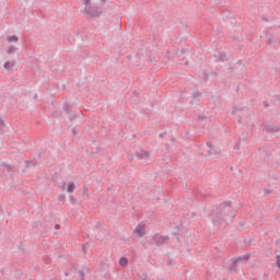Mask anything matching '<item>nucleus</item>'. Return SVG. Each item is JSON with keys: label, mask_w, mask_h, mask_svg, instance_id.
<instances>
[{"label": "nucleus", "mask_w": 280, "mask_h": 280, "mask_svg": "<svg viewBox=\"0 0 280 280\" xmlns=\"http://www.w3.org/2000/svg\"><path fill=\"white\" fill-rule=\"evenodd\" d=\"M235 215H237V210L233 209L231 201L218 205L217 209L210 213L213 226H226L229 222H233Z\"/></svg>", "instance_id": "obj_1"}, {"label": "nucleus", "mask_w": 280, "mask_h": 280, "mask_svg": "<svg viewBox=\"0 0 280 280\" xmlns=\"http://www.w3.org/2000/svg\"><path fill=\"white\" fill-rule=\"evenodd\" d=\"M198 152L201 156H220V153L213 150V142L211 141H207L205 144H201Z\"/></svg>", "instance_id": "obj_2"}, {"label": "nucleus", "mask_w": 280, "mask_h": 280, "mask_svg": "<svg viewBox=\"0 0 280 280\" xmlns=\"http://www.w3.org/2000/svg\"><path fill=\"white\" fill-rule=\"evenodd\" d=\"M84 12L90 19H97V16H102L104 11L97 5H90L84 8Z\"/></svg>", "instance_id": "obj_3"}, {"label": "nucleus", "mask_w": 280, "mask_h": 280, "mask_svg": "<svg viewBox=\"0 0 280 280\" xmlns=\"http://www.w3.org/2000/svg\"><path fill=\"white\" fill-rule=\"evenodd\" d=\"M63 110H65V113L68 114V119H70L71 124H73L74 119H78V115H75V113L73 112V105L72 104L66 103L63 105Z\"/></svg>", "instance_id": "obj_4"}, {"label": "nucleus", "mask_w": 280, "mask_h": 280, "mask_svg": "<svg viewBox=\"0 0 280 280\" xmlns=\"http://www.w3.org/2000/svg\"><path fill=\"white\" fill-rule=\"evenodd\" d=\"M167 240H170V236H161L159 234L152 236V241L154 242L155 246H164Z\"/></svg>", "instance_id": "obj_5"}, {"label": "nucleus", "mask_w": 280, "mask_h": 280, "mask_svg": "<svg viewBox=\"0 0 280 280\" xmlns=\"http://www.w3.org/2000/svg\"><path fill=\"white\" fill-rule=\"evenodd\" d=\"M214 62H226L229 60V56L224 51L214 55Z\"/></svg>", "instance_id": "obj_6"}, {"label": "nucleus", "mask_w": 280, "mask_h": 280, "mask_svg": "<svg viewBox=\"0 0 280 280\" xmlns=\"http://www.w3.org/2000/svg\"><path fill=\"white\" fill-rule=\"evenodd\" d=\"M136 156H138L141 161H149L150 160V152L145 150H140L136 153Z\"/></svg>", "instance_id": "obj_7"}, {"label": "nucleus", "mask_w": 280, "mask_h": 280, "mask_svg": "<svg viewBox=\"0 0 280 280\" xmlns=\"http://www.w3.org/2000/svg\"><path fill=\"white\" fill-rule=\"evenodd\" d=\"M264 128L267 132H279L280 128L273 124H264Z\"/></svg>", "instance_id": "obj_8"}, {"label": "nucleus", "mask_w": 280, "mask_h": 280, "mask_svg": "<svg viewBox=\"0 0 280 280\" xmlns=\"http://www.w3.org/2000/svg\"><path fill=\"white\" fill-rule=\"evenodd\" d=\"M133 233H137L139 237H143L145 235V225L138 224L133 231Z\"/></svg>", "instance_id": "obj_9"}, {"label": "nucleus", "mask_w": 280, "mask_h": 280, "mask_svg": "<svg viewBox=\"0 0 280 280\" xmlns=\"http://www.w3.org/2000/svg\"><path fill=\"white\" fill-rule=\"evenodd\" d=\"M89 271H90V269L86 267V265H84V266L82 267V269H80V270L78 271L79 277H80V280H84V277H85V275H88Z\"/></svg>", "instance_id": "obj_10"}, {"label": "nucleus", "mask_w": 280, "mask_h": 280, "mask_svg": "<svg viewBox=\"0 0 280 280\" xmlns=\"http://www.w3.org/2000/svg\"><path fill=\"white\" fill-rule=\"evenodd\" d=\"M237 264H240L235 258H232V264L230 265L229 272H237Z\"/></svg>", "instance_id": "obj_11"}, {"label": "nucleus", "mask_w": 280, "mask_h": 280, "mask_svg": "<svg viewBox=\"0 0 280 280\" xmlns=\"http://www.w3.org/2000/svg\"><path fill=\"white\" fill-rule=\"evenodd\" d=\"M235 260L240 261H248L250 259V254L241 255L234 258Z\"/></svg>", "instance_id": "obj_12"}, {"label": "nucleus", "mask_w": 280, "mask_h": 280, "mask_svg": "<svg viewBox=\"0 0 280 280\" xmlns=\"http://www.w3.org/2000/svg\"><path fill=\"white\" fill-rule=\"evenodd\" d=\"M14 65H16V61L12 60V61H7L3 65V67H4L5 71H10V70H12V67H14Z\"/></svg>", "instance_id": "obj_13"}, {"label": "nucleus", "mask_w": 280, "mask_h": 280, "mask_svg": "<svg viewBox=\"0 0 280 280\" xmlns=\"http://www.w3.org/2000/svg\"><path fill=\"white\" fill-rule=\"evenodd\" d=\"M24 163L26 167H36V165H38V161H36V159H33L31 161L26 160Z\"/></svg>", "instance_id": "obj_14"}, {"label": "nucleus", "mask_w": 280, "mask_h": 280, "mask_svg": "<svg viewBox=\"0 0 280 280\" xmlns=\"http://www.w3.org/2000/svg\"><path fill=\"white\" fill-rule=\"evenodd\" d=\"M198 121H211V117L206 116L205 113H201L198 117H197Z\"/></svg>", "instance_id": "obj_15"}, {"label": "nucleus", "mask_w": 280, "mask_h": 280, "mask_svg": "<svg viewBox=\"0 0 280 280\" xmlns=\"http://www.w3.org/2000/svg\"><path fill=\"white\" fill-rule=\"evenodd\" d=\"M209 75H215V78H218V73L217 72H203L202 73V80H205V82H207L209 80Z\"/></svg>", "instance_id": "obj_16"}, {"label": "nucleus", "mask_w": 280, "mask_h": 280, "mask_svg": "<svg viewBox=\"0 0 280 280\" xmlns=\"http://www.w3.org/2000/svg\"><path fill=\"white\" fill-rule=\"evenodd\" d=\"M67 191H68V194H73V191H75V184H73V183H68V185H67Z\"/></svg>", "instance_id": "obj_17"}, {"label": "nucleus", "mask_w": 280, "mask_h": 280, "mask_svg": "<svg viewBox=\"0 0 280 280\" xmlns=\"http://www.w3.org/2000/svg\"><path fill=\"white\" fill-rule=\"evenodd\" d=\"M8 43H19V36L11 35L7 38Z\"/></svg>", "instance_id": "obj_18"}, {"label": "nucleus", "mask_w": 280, "mask_h": 280, "mask_svg": "<svg viewBox=\"0 0 280 280\" xmlns=\"http://www.w3.org/2000/svg\"><path fill=\"white\" fill-rule=\"evenodd\" d=\"M191 97H192V100H198V98L202 97V93L195 91L191 93Z\"/></svg>", "instance_id": "obj_19"}, {"label": "nucleus", "mask_w": 280, "mask_h": 280, "mask_svg": "<svg viewBox=\"0 0 280 280\" xmlns=\"http://www.w3.org/2000/svg\"><path fill=\"white\" fill-rule=\"evenodd\" d=\"M1 166L7 170V172H12V165L8 163H2Z\"/></svg>", "instance_id": "obj_20"}, {"label": "nucleus", "mask_w": 280, "mask_h": 280, "mask_svg": "<svg viewBox=\"0 0 280 280\" xmlns=\"http://www.w3.org/2000/svg\"><path fill=\"white\" fill-rule=\"evenodd\" d=\"M119 264H120L122 267H126V265L128 264V258L121 257V258L119 259Z\"/></svg>", "instance_id": "obj_21"}, {"label": "nucleus", "mask_w": 280, "mask_h": 280, "mask_svg": "<svg viewBox=\"0 0 280 280\" xmlns=\"http://www.w3.org/2000/svg\"><path fill=\"white\" fill-rule=\"evenodd\" d=\"M16 47L15 46H10L9 49L7 50V54H14V51H16Z\"/></svg>", "instance_id": "obj_22"}, {"label": "nucleus", "mask_w": 280, "mask_h": 280, "mask_svg": "<svg viewBox=\"0 0 280 280\" xmlns=\"http://www.w3.org/2000/svg\"><path fill=\"white\" fill-rule=\"evenodd\" d=\"M242 110H244V108L234 107V109L232 110V115H237V113H242Z\"/></svg>", "instance_id": "obj_23"}, {"label": "nucleus", "mask_w": 280, "mask_h": 280, "mask_svg": "<svg viewBox=\"0 0 280 280\" xmlns=\"http://www.w3.org/2000/svg\"><path fill=\"white\" fill-rule=\"evenodd\" d=\"M69 200H70V205H75L78 202V200L73 196H70Z\"/></svg>", "instance_id": "obj_24"}, {"label": "nucleus", "mask_w": 280, "mask_h": 280, "mask_svg": "<svg viewBox=\"0 0 280 280\" xmlns=\"http://www.w3.org/2000/svg\"><path fill=\"white\" fill-rule=\"evenodd\" d=\"M3 128H5V122L3 121L2 118H0V132L1 130H3Z\"/></svg>", "instance_id": "obj_25"}, {"label": "nucleus", "mask_w": 280, "mask_h": 280, "mask_svg": "<svg viewBox=\"0 0 280 280\" xmlns=\"http://www.w3.org/2000/svg\"><path fill=\"white\" fill-rule=\"evenodd\" d=\"M89 246H90L89 243H85L82 245L83 253H86V250H89Z\"/></svg>", "instance_id": "obj_26"}, {"label": "nucleus", "mask_w": 280, "mask_h": 280, "mask_svg": "<svg viewBox=\"0 0 280 280\" xmlns=\"http://www.w3.org/2000/svg\"><path fill=\"white\" fill-rule=\"evenodd\" d=\"M58 200L60 202H65V200H67V197L65 195H59Z\"/></svg>", "instance_id": "obj_27"}, {"label": "nucleus", "mask_w": 280, "mask_h": 280, "mask_svg": "<svg viewBox=\"0 0 280 280\" xmlns=\"http://www.w3.org/2000/svg\"><path fill=\"white\" fill-rule=\"evenodd\" d=\"M83 3L85 5V8H90L91 7V0H83Z\"/></svg>", "instance_id": "obj_28"}, {"label": "nucleus", "mask_w": 280, "mask_h": 280, "mask_svg": "<svg viewBox=\"0 0 280 280\" xmlns=\"http://www.w3.org/2000/svg\"><path fill=\"white\" fill-rule=\"evenodd\" d=\"M78 132H80L78 127H72V135H74V137H77Z\"/></svg>", "instance_id": "obj_29"}, {"label": "nucleus", "mask_w": 280, "mask_h": 280, "mask_svg": "<svg viewBox=\"0 0 280 280\" xmlns=\"http://www.w3.org/2000/svg\"><path fill=\"white\" fill-rule=\"evenodd\" d=\"M272 43H275V38L269 37V38L267 39V45H272Z\"/></svg>", "instance_id": "obj_30"}, {"label": "nucleus", "mask_w": 280, "mask_h": 280, "mask_svg": "<svg viewBox=\"0 0 280 280\" xmlns=\"http://www.w3.org/2000/svg\"><path fill=\"white\" fill-rule=\"evenodd\" d=\"M62 115V112H54L52 117H60Z\"/></svg>", "instance_id": "obj_31"}, {"label": "nucleus", "mask_w": 280, "mask_h": 280, "mask_svg": "<svg viewBox=\"0 0 280 280\" xmlns=\"http://www.w3.org/2000/svg\"><path fill=\"white\" fill-rule=\"evenodd\" d=\"M226 71H228V73H231L232 71H235V67L230 65V67H229V69Z\"/></svg>", "instance_id": "obj_32"}, {"label": "nucleus", "mask_w": 280, "mask_h": 280, "mask_svg": "<svg viewBox=\"0 0 280 280\" xmlns=\"http://www.w3.org/2000/svg\"><path fill=\"white\" fill-rule=\"evenodd\" d=\"M276 264H277L278 268L280 269V255L277 256V262Z\"/></svg>", "instance_id": "obj_33"}, {"label": "nucleus", "mask_w": 280, "mask_h": 280, "mask_svg": "<svg viewBox=\"0 0 280 280\" xmlns=\"http://www.w3.org/2000/svg\"><path fill=\"white\" fill-rule=\"evenodd\" d=\"M264 106H265V108H268V107H270V103H268V101H264Z\"/></svg>", "instance_id": "obj_34"}, {"label": "nucleus", "mask_w": 280, "mask_h": 280, "mask_svg": "<svg viewBox=\"0 0 280 280\" xmlns=\"http://www.w3.org/2000/svg\"><path fill=\"white\" fill-rule=\"evenodd\" d=\"M234 150H240V142H236V143L234 144Z\"/></svg>", "instance_id": "obj_35"}, {"label": "nucleus", "mask_w": 280, "mask_h": 280, "mask_svg": "<svg viewBox=\"0 0 280 280\" xmlns=\"http://www.w3.org/2000/svg\"><path fill=\"white\" fill-rule=\"evenodd\" d=\"M166 135H167V132H161L160 133V139H163Z\"/></svg>", "instance_id": "obj_36"}, {"label": "nucleus", "mask_w": 280, "mask_h": 280, "mask_svg": "<svg viewBox=\"0 0 280 280\" xmlns=\"http://www.w3.org/2000/svg\"><path fill=\"white\" fill-rule=\"evenodd\" d=\"M261 21H264L265 23H268V19L266 18V15H264V16L261 18Z\"/></svg>", "instance_id": "obj_37"}, {"label": "nucleus", "mask_w": 280, "mask_h": 280, "mask_svg": "<svg viewBox=\"0 0 280 280\" xmlns=\"http://www.w3.org/2000/svg\"><path fill=\"white\" fill-rule=\"evenodd\" d=\"M108 0H101V5H105Z\"/></svg>", "instance_id": "obj_38"}, {"label": "nucleus", "mask_w": 280, "mask_h": 280, "mask_svg": "<svg viewBox=\"0 0 280 280\" xmlns=\"http://www.w3.org/2000/svg\"><path fill=\"white\" fill-rule=\"evenodd\" d=\"M237 65H238L240 67H244V63H242V60H238V61H237Z\"/></svg>", "instance_id": "obj_39"}, {"label": "nucleus", "mask_w": 280, "mask_h": 280, "mask_svg": "<svg viewBox=\"0 0 280 280\" xmlns=\"http://www.w3.org/2000/svg\"><path fill=\"white\" fill-rule=\"evenodd\" d=\"M265 194H266V196H268V195L271 194V191H270L269 189H266V190H265Z\"/></svg>", "instance_id": "obj_40"}, {"label": "nucleus", "mask_w": 280, "mask_h": 280, "mask_svg": "<svg viewBox=\"0 0 280 280\" xmlns=\"http://www.w3.org/2000/svg\"><path fill=\"white\" fill-rule=\"evenodd\" d=\"M55 229H56V231H59L60 224H56V225H55Z\"/></svg>", "instance_id": "obj_41"}, {"label": "nucleus", "mask_w": 280, "mask_h": 280, "mask_svg": "<svg viewBox=\"0 0 280 280\" xmlns=\"http://www.w3.org/2000/svg\"><path fill=\"white\" fill-rule=\"evenodd\" d=\"M240 124H242V116L238 115V120H237Z\"/></svg>", "instance_id": "obj_42"}, {"label": "nucleus", "mask_w": 280, "mask_h": 280, "mask_svg": "<svg viewBox=\"0 0 280 280\" xmlns=\"http://www.w3.org/2000/svg\"><path fill=\"white\" fill-rule=\"evenodd\" d=\"M86 191H89V189H86V187L83 188V194H86Z\"/></svg>", "instance_id": "obj_43"}, {"label": "nucleus", "mask_w": 280, "mask_h": 280, "mask_svg": "<svg viewBox=\"0 0 280 280\" xmlns=\"http://www.w3.org/2000/svg\"><path fill=\"white\" fill-rule=\"evenodd\" d=\"M65 276H66V277H69V272L66 271V272H65Z\"/></svg>", "instance_id": "obj_44"}, {"label": "nucleus", "mask_w": 280, "mask_h": 280, "mask_svg": "<svg viewBox=\"0 0 280 280\" xmlns=\"http://www.w3.org/2000/svg\"><path fill=\"white\" fill-rule=\"evenodd\" d=\"M264 277H265V279H268V275L265 273Z\"/></svg>", "instance_id": "obj_45"}, {"label": "nucleus", "mask_w": 280, "mask_h": 280, "mask_svg": "<svg viewBox=\"0 0 280 280\" xmlns=\"http://www.w3.org/2000/svg\"><path fill=\"white\" fill-rule=\"evenodd\" d=\"M150 62H154V59H151Z\"/></svg>", "instance_id": "obj_46"}, {"label": "nucleus", "mask_w": 280, "mask_h": 280, "mask_svg": "<svg viewBox=\"0 0 280 280\" xmlns=\"http://www.w3.org/2000/svg\"><path fill=\"white\" fill-rule=\"evenodd\" d=\"M278 209H279V211H280V205L278 206Z\"/></svg>", "instance_id": "obj_47"}, {"label": "nucleus", "mask_w": 280, "mask_h": 280, "mask_svg": "<svg viewBox=\"0 0 280 280\" xmlns=\"http://www.w3.org/2000/svg\"><path fill=\"white\" fill-rule=\"evenodd\" d=\"M132 139H135V135H132Z\"/></svg>", "instance_id": "obj_48"}, {"label": "nucleus", "mask_w": 280, "mask_h": 280, "mask_svg": "<svg viewBox=\"0 0 280 280\" xmlns=\"http://www.w3.org/2000/svg\"><path fill=\"white\" fill-rule=\"evenodd\" d=\"M62 189H65V185L62 186Z\"/></svg>", "instance_id": "obj_49"}]
</instances>
